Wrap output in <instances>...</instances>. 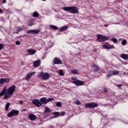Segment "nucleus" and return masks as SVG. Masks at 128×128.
<instances>
[{
    "label": "nucleus",
    "mask_w": 128,
    "mask_h": 128,
    "mask_svg": "<svg viewBox=\"0 0 128 128\" xmlns=\"http://www.w3.org/2000/svg\"><path fill=\"white\" fill-rule=\"evenodd\" d=\"M62 9L65 12H70L71 14H78V10L76 6L62 7Z\"/></svg>",
    "instance_id": "1"
},
{
    "label": "nucleus",
    "mask_w": 128,
    "mask_h": 128,
    "mask_svg": "<svg viewBox=\"0 0 128 128\" xmlns=\"http://www.w3.org/2000/svg\"><path fill=\"white\" fill-rule=\"evenodd\" d=\"M38 78H42V80H47L50 78V74L48 72H40L38 74Z\"/></svg>",
    "instance_id": "2"
},
{
    "label": "nucleus",
    "mask_w": 128,
    "mask_h": 128,
    "mask_svg": "<svg viewBox=\"0 0 128 128\" xmlns=\"http://www.w3.org/2000/svg\"><path fill=\"white\" fill-rule=\"evenodd\" d=\"M52 114V110L48 106L45 107V110L43 113V118H46L48 116H50Z\"/></svg>",
    "instance_id": "3"
},
{
    "label": "nucleus",
    "mask_w": 128,
    "mask_h": 128,
    "mask_svg": "<svg viewBox=\"0 0 128 128\" xmlns=\"http://www.w3.org/2000/svg\"><path fill=\"white\" fill-rule=\"evenodd\" d=\"M96 36H97V39H96L97 42H104L110 39V38L108 36H102L101 34H97Z\"/></svg>",
    "instance_id": "4"
},
{
    "label": "nucleus",
    "mask_w": 128,
    "mask_h": 128,
    "mask_svg": "<svg viewBox=\"0 0 128 128\" xmlns=\"http://www.w3.org/2000/svg\"><path fill=\"white\" fill-rule=\"evenodd\" d=\"M52 100H54V98H49L46 100V97H43L40 99V102L42 104H46L50 102H52Z\"/></svg>",
    "instance_id": "5"
},
{
    "label": "nucleus",
    "mask_w": 128,
    "mask_h": 128,
    "mask_svg": "<svg viewBox=\"0 0 128 128\" xmlns=\"http://www.w3.org/2000/svg\"><path fill=\"white\" fill-rule=\"evenodd\" d=\"M18 114H20V111L18 110H12L7 114V116H8V118L16 116H18Z\"/></svg>",
    "instance_id": "6"
},
{
    "label": "nucleus",
    "mask_w": 128,
    "mask_h": 128,
    "mask_svg": "<svg viewBox=\"0 0 128 128\" xmlns=\"http://www.w3.org/2000/svg\"><path fill=\"white\" fill-rule=\"evenodd\" d=\"M98 104L94 102L88 103L85 104V108H98Z\"/></svg>",
    "instance_id": "7"
},
{
    "label": "nucleus",
    "mask_w": 128,
    "mask_h": 128,
    "mask_svg": "<svg viewBox=\"0 0 128 128\" xmlns=\"http://www.w3.org/2000/svg\"><path fill=\"white\" fill-rule=\"evenodd\" d=\"M15 91H16V86L12 85L7 90L6 94H10L12 96V94H14V92Z\"/></svg>",
    "instance_id": "8"
},
{
    "label": "nucleus",
    "mask_w": 128,
    "mask_h": 128,
    "mask_svg": "<svg viewBox=\"0 0 128 128\" xmlns=\"http://www.w3.org/2000/svg\"><path fill=\"white\" fill-rule=\"evenodd\" d=\"M33 104H34L36 108H40L42 106V102L40 101V100L38 99H34L32 100Z\"/></svg>",
    "instance_id": "9"
},
{
    "label": "nucleus",
    "mask_w": 128,
    "mask_h": 128,
    "mask_svg": "<svg viewBox=\"0 0 128 128\" xmlns=\"http://www.w3.org/2000/svg\"><path fill=\"white\" fill-rule=\"evenodd\" d=\"M10 82V78H2L0 79V84H4Z\"/></svg>",
    "instance_id": "10"
},
{
    "label": "nucleus",
    "mask_w": 128,
    "mask_h": 128,
    "mask_svg": "<svg viewBox=\"0 0 128 128\" xmlns=\"http://www.w3.org/2000/svg\"><path fill=\"white\" fill-rule=\"evenodd\" d=\"M72 84H76V86H84V82L80 81V80L72 81Z\"/></svg>",
    "instance_id": "11"
},
{
    "label": "nucleus",
    "mask_w": 128,
    "mask_h": 128,
    "mask_svg": "<svg viewBox=\"0 0 128 128\" xmlns=\"http://www.w3.org/2000/svg\"><path fill=\"white\" fill-rule=\"evenodd\" d=\"M114 48V46L110 44H104L103 46V48H105L106 50H110L111 48Z\"/></svg>",
    "instance_id": "12"
},
{
    "label": "nucleus",
    "mask_w": 128,
    "mask_h": 128,
    "mask_svg": "<svg viewBox=\"0 0 128 128\" xmlns=\"http://www.w3.org/2000/svg\"><path fill=\"white\" fill-rule=\"evenodd\" d=\"M40 32V30H28L27 31V34H38Z\"/></svg>",
    "instance_id": "13"
},
{
    "label": "nucleus",
    "mask_w": 128,
    "mask_h": 128,
    "mask_svg": "<svg viewBox=\"0 0 128 128\" xmlns=\"http://www.w3.org/2000/svg\"><path fill=\"white\" fill-rule=\"evenodd\" d=\"M27 52H28V54H27V56H32V54H34L36 52V50L34 49H28L27 50Z\"/></svg>",
    "instance_id": "14"
},
{
    "label": "nucleus",
    "mask_w": 128,
    "mask_h": 128,
    "mask_svg": "<svg viewBox=\"0 0 128 128\" xmlns=\"http://www.w3.org/2000/svg\"><path fill=\"white\" fill-rule=\"evenodd\" d=\"M54 64H62V62L60 58H55L54 60Z\"/></svg>",
    "instance_id": "15"
},
{
    "label": "nucleus",
    "mask_w": 128,
    "mask_h": 128,
    "mask_svg": "<svg viewBox=\"0 0 128 128\" xmlns=\"http://www.w3.org/2000/svg\"><path fill=\"white\" fill-rule=\"evenodd\" d=\"M42 62L40 61V60H38L36 61H34V62L33 66L34 68H38V66H39L40 64V63Z\"/></svg>",
    "instance_id": "16"
},
{
    "label": "nucleus",
    "mask_w": 128,
    "mask_h": 128,
    "mask_svg": "<svg viewBox=\"0 0 128 128\" xmlns=\"http://www.w3.org/2000/svg\"><path fill=\"white\" fill-rule=\"evenodd\" d=\"M36 72H33L28 73L26 76V80H30V78H32V76H34V74H36Z\"/></svg>",
    "instance_id": "17"
},
{
    "label": "nucleus",
    "mask_w": 128,
    "mask_h": 128,
    "mask_svg": "<svg viewBox=\"0 0 128 128\" xmlns=\"http://www.w3.org/2000/svg\"><path fill=\"white\" fill-rule=\"evenodd\" d=\"M28 116L30 120H36V116L32 114H29Z\"/></svg>",
    "instance_id": "18"
},
{
    "label": "nucleus",
    "mask_w": 128,
    "mask_h": 128,
    "mask_svg": "<svg viewBox=\"0 0 128 128\" xmlns=\"http://www.w3.org/2000/svg\"><path fill=\"white\" fill-rule=\"evenodd\" d=\"M28 24L29 26H34V20L32 19L28 21Z\"/></svg>",
    "instance_id": "19"
},
{
    "label": "nucleus",
    "mask_w": 128,
    "mask_h": 128,
    "mask_svg": "<svg viewBox=\"0 0 128 128\" xmlns=\"http://www.w3.org/2000/svg\"><path fill=\"white\" fill-rule=\"evenodd\" d=\"M6 92V87H4L2 90L0 92V96H2Z\"/></svg>",
    "instance_id": "20"
},
{
    "label": "nucleus",
    "mask_w": 128,
    "mask_h": 128,
    "mask_svg": "<svg viewBox=\"0 0 128 128\" xmlns=\"http://www.w3.org/2000/svg\"><path fill=\"white\" fill-rule=\"evenodd\" d=\"M120 57L125 60H128V55L126 54H122L120 55Z\"/></svg>",
    "instance_id": "21"
},
{
    "label": "nucleus",
    "mask_w": 128,
    "mask_h": 128,
    "mask_svg": "<svg viewBox=\"0 0 128 128\" xmlns=\"http://www.w3.org/2000/svg\"><path fill=\"white\" fill-rule=\"evenodd\" d=\"M92 68H94V72H98L100 70V68H98V66L96 64H93Z\"/></svg>",
    "instance_id": "22"
},
{
    "label": "nucleus",
    "mask_w": 128,
    "mask_h": 128,
    "mask_svg": "<svg viewBox=\"0 0 128 128\" xmlns=\"http://www.w3.org/2000/svg\"><path fill=\"white\" fill-rule=\"evenodd\" d=\"M112 72V76H118V74H120V71L117 70H114Z\"/></svg>",
    "instance_id": "23"
},
{
    "label": "nucleus",
    "mask_w": 128,
    "mask_h": 128,
    "mask_svg": "<svg viewBox=\"0 0 128 128\" xmlns=\"http://www.w3.org/2000/svg\"><path fill=\"white\" fill-rule=\"evenodd\" d=\"M112 75V71H108L106 75V78H110Z\"/></svg>",
    "instance_id": "24"
},
{
    "label": "nucleus",
    "mask_w": 128,
    "mask_h": 128,
    "mask_svg": "<svg viewBox=\"0 0 128 128\" xmlns=\"http://www.w3.org/2000/svg\"><path fill=\"white\" fill-rule=\"evenodd\" d=\"M16 32H14V34H18L20 32H22V28H20V27H18L16 28Z\"/></svg>",
    "instance_id": "25"
},
{
    "label": "nucleus",
    "mask_w": 128,
    "mask_h": 128,
    "mask_svg": "<svg viewBox=\"0 0 128 128\" xmlns=\"http://www.w3.org/2000/svg\"><path fill=\"white\" fill-rule=\"evenodd\" d=\"M68 30V26H64L60 28V32H64V30Z\"/></svg>",
    "instance_id": "26"
},
{
    "label": "nucleus",
    "mask_w": 128,
    "mask_h": 128,
    "mask_svg": "<svg viewBox=\"0 0 128 128\" xmlns=\"http://www.w3.org/2000/svg\"><path fill=\"white\" fill-rule=\"evenodd\" d=\"M78 71L76 69H74L71 70V74H78Z\"/></svg>",
    "instance_id": "27"
},
{
    "label": "nucleus",
    "mask_w": 128,
    "mask_h": 128,
    "mask_svg": "<svg viewBox=\"0 0 128 128\" xmlns=\"http://www.w3.org/2000/svg\"><path fill=\"white\" fill-rule=\"evenodd\" d=\"M32 16H34V18H38V12H34L33 13Z\"/></svg>",
    "instance_id": "28"
},
{
    "label": "nucleus",
    "mask_w": 128,
    "mask_h": 128,
    "mask_svg": "<svg viewBox=\"0 0 128 128\" xmlns=\"http://www.w3.org/2000/svg\"><path fill=\"white\" fill-rule=\"evenodd\" d=\"M10 103H7L6 104V106H5L6 110H8V108H10Z\"/></svg>",
    "instance_id": "29"
},
{
    "label": "nucleus",
    "mask_w": 128,
    "mask_h": 128,
    "mask_svg": "<svg viewBox=\"0 0 128 128\" xmlns=\"http://www.w3.org/2000/svg\"><path fill=\"white\" fill-rule=\"evenodd\" d=\"M50 28H52L53 30H58V26L54 25L50 26Z\"/></svg>",
    "instance_id": "30"
},
{
    "label": "nucleus",
    "mask_w": 128,
    "mask_h": 128,
    "mask_svg": "<svg viewBox=\"0 0 128 128\" xmlns=\"http://www.w3.org/2000/svg\"><path fill=\"white\" fill-rule=\"evenodd\" d=\"M111 40L112 42H114V43L118 42V40L114 38H111Z\"/></svg>",
    "instance_id": "31"
},
{
    "label": "nucleus",
    "mask_w": 128,
    "mask_h": 128,
    "mask_svg": "<svg viewBox=\"0 0 128 128\" xmlns=\"http://www.w3.org/2000/svg\"><path fill=\"white\" fill-rule=\"evenodd\" d=\"M56 106L58 108H62V102H57L56 104Z\"/></svg>",
    "instance_id": "32"
},
{
    "label": "nucleus",
    "mask_w": 128,
    "mask_h": 128,
    "mask_svg": "<svg viewBox=\"0 0 128 128\" xmlns=\"http://www.w3.org/2000/svg\"><path fill=\"white\" fill-rule=\"evenodd\" d=\"M11 95H10V94H6L4 96V100H6V98H10V96Z\"/></svg>",
    "instance_id": "33"
},
{
    "label": "nucleus",
    "mask_w": 128,
    "mask_h": 128,
    "mask_svg": "<svg viewBox=\"0 0 128 128\" xmlns=\"http://www.w3.org/2000/svg\"><path fill=\"white\" fill-rule=\"evenodd\" d=\"M126 40H124L122 42V46H126Z\"/></svg>",
    "instance_id": "34"
},
{
    "label": "nucleus",
    "mask_w": 128,
    "mask_h": 128,
    "mask_svg": "<svg viewBox=\"0 0 128 128\" xmlns=\"http://www.w3.org/2000/svg\"><path fill=\"white\" fill-rule=\"evenodd\" d=\"M64 74L62 70H59V75H60L61 76H64Z\"/></svg>",
    "instance_id": "35"
},
{
    "label": "nucleus",
    "mask_w": 128,
    "mask_h": 128,
    "mask_svg": "<svg viewBox=\"0 0 128 128\" xmlns=\"http://www.w3.org/2000/svg\"><path fill=\"white\" fill-rule=\"evenodd\" d=\"M16 46H20V42L17 40L16 42Z\"/></svg>",
    "instance_id": "36"
},
{
    "label": "nucleus",
    "mask_w": 128,
    "mask_h": 128,
    "mask_svg": "<svg viewBox=\"0 0 128 128\" xmlns=\"http://www.w3.org/2000/svg\"><path fill=\"white\" fill-rule=\"evenodd\" d=\"M74 104H77V106H78V104H80V102L78 101V100H77L75 101Z\"/></svg>",
    "instance_id": "37"
},
{
    "label": "nucleus",
    "mask_w": 128,
    "mask_h": 128,
    "mask_svg": "<svg viewBox=\"0 0 128 128\" xmlns=\"http://www.w3.org/2000/svg\"><path fill=\"white\" fill-rule=\"evenodd\" d=\"M116 86H118V88H120V90H122V88H120V86H122V84H120L116 85Z\"/></svg>",
    "instance_id": "38"
},
{
    "label": "nucleus",
    "mask_w": 128,
    "mask_h": 128,
    "mask_svg": "<svg viewBox=\"0 0 128 128\" xmlns=\"http://www.w3.org/2000/svg\"><path fill=\"white\" fill-rule=\"evenodd\" d=\"M54 116H60V112H54Z\"/></svg>",
    "instance_id": "39"
},
{
    "label": "nucleus",
    "mask_w": 128,
    "mask_h": 128,
    "mask_svg": "<svg viewBox=\"0 0 128 128\" xmlns=\"http://www.w3.org/2000/svg\"><path fill=\"white\" fill-rule=\"evenodd\" d=\"M66 114V112H61L60 115L62 116H64Z\"/></svg>",
    "instance_id": "40"
},
{
    "label": "nucleus",
    "mask_w": 128,
    "mask_h": 128,
    "mask_svg": "<svg viewBox=\"0 0 128 128\" xmlns=\"http://www.w3.org/2000/svg\"><path fill=\"white\" fill-rule=\"evenodd\" d=\"M2 48H4V46L2 44H0V50H2Z\"/></svg>",
    "instance_id": "41"
},
{
    "label": "nucleus",
    "mask_w": 128,
    "mask_h": 128,
    "mask_svg": "<svg viewBox=\"0 0 128 128\" xmlns=\"http://www.w3.org/2000/svg\"><path fill=\"white\" fill-rule=\"evenodd\" d=\"M72 80H73V82H74L76 80H76V78H72Z\"/></svg>",
    "instance_id": "42"
},
{
    "label": "nucleus",
    "mask_w": 128,
    "mask_h": 128,
    "mask_svg": "<svg viewBox=\"0 0 128 128\" xmlns=\"http://www.w3.org/2000/svg\"><path fill=\"white\" fill-rule=\"evenodd\" d=\"M104 92H108V88H104Z\"/></svg>",
    "instance_id": "43"
},
{
    "label": "nucleus",
    "mask_w": 128,
    "mask_h": 128,
    "mask_svg": "<svg viewBox=\"0 0 128 128\" xmlns=\"http://www.w3.org/2000/svg\"><path fill=\"white\" fill-rule=\"evenodd\" d=\"M23 103H24V102L22 100L20 101V104H22Z\"/></svg>",
    "instance_id": "44"
},
{
    "label": "nucleus",
    "mask_w": 128,
    "mask_h": 128,
    "mask_svg": "<svg viewBox=\"0 0 128 128\" xmlns=\"http://www.w3.org/2000/svg\"><path fill=\"white\" fill-rule=\"evenodd\" d=\"M104 26L105 28H106V27L108 26V24H104Z\"/></svg>",
    "instance_id": "45"
},
{
    "label": "nucleus",
    "mask_w": 128,
    "mask_h": 128,
    "mask_svg": "<svg viewBox=\"0 0 128 128\" xmlns=\"http://www.w3.org/2000/svg\"><path fill=\"white\" fill-rule=\"evenodd\" d=\"M3 4H6V0H2Z\"/></svg>",
    "instance_id": "46"
},
{
    "label": "nucleus",
    "mask_w": 128,
    "mask_h": 128,
    "mask_svg": "<svg viewBox=\"0 0 128 128\" xmlns=\"http://www.w3.org/2000/svg\"><path fill=\"white\" fill-rule=\"evenodd\" d=\"M2 10L0 9V14H2Z\"/></svg>",
    "instance_id": "47"
},
{
    "label": "nucleus",
    "mask_w": 128,
    "mask_h": 128,
    "mask_svg": "<svg viewBox=\"0 0 128 128\" xmlns=\"http://www.w3.org/2000/svg\"><path fill=\"white\" fill-rule=\"evenodd\" d=\"M43 0L44 2V0Z\"/></svg>",
    "instance_id": "48"
},
{
    "label": "nucleus",
    "mask_w": 128,
    "mask_h": 128,
    "mask_svg": "<svg viewBox=\"0 0 128 128\" xmlns=\"http://www.w3.org/2000/svg\"><path fill=\"white\" fill-rule=\"evenodd\" d=\"M127 74H128V72H127Z\"/></svg>",
    "instance_id": "49"
}]
</instances>
